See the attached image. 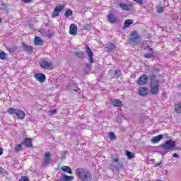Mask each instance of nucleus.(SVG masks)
Instances as JSON below:
<instances>
[{"label": "nucleus", "mask_w": 181, "mask_h": 181, "mask_svg": "<svg viewBox=\"0 0 181 181\" xmlns=\"http://www.w3.org/2000/svg\"><path fill=\"white\" fill-rule=\"evenodd\" d=\"M148 78L150 81V90L145 86H142L139 88L138 94L141 97L148 95L149 93L151 95H156L159 93V87H160V86L159 85L158 76L155 74H151L148 76Z\"/></svg>", "instance_id": "obj_1"}, {"label": "nucleus", "mask_w": 181, "mask_h": 181, "mask_svg": "<svg viewBox=\"0 0 181 181\" xmlns=\"http://www.w3.org/2000/svg\"><path fill=\"white\" fill-rule=\"evenodd\" d=\"M86 66H89V64H86Z\"/></svg>", "instance_id": "obj_48"}, {"label": "nucleus", "mask_w": 181, "mask_h": 181, "mask_svg": "<svg viewBox=\"0 0 181 181\" xmlns=\"http://www.w3.org/2000/svg\"><path fill=\"white\" fill-rule=\"evenodd\" d=\"M126 155L128 159H132L135 156L131 151H126Z\"/></svg>", "instance_id": "obj_31"}, {"label": "nucleus", "mask_w": 181, "mask_h": 181, "mask_svg": "<svg viewBox=\"0 0 181 181\" xmlns=\"http://www.w3.org/2000/svg\"><path fill=\"white\" fill-rule=\"evenodd\" d=\"M138 86H146L148 84V76L146 74L141 75L136 81Z\"/></svg>", "instance_id": "obj_10"}, {"label": "nucleus", "mask_w": 181, "mask_h": 181, "mask_svg": "<svg viewBox=\"0 0 181 181\" xmlns=\"http://www.w3.org/2000/svg\"><path fill=\"white\" fill-rule=\"evenodd\" d=\"M112 161L113 163H118L119 162V158H112Z\"/></svg>", "instance_id": "obj_35"}, {"label": "nucleus", "mask_w": 181, "mask_h": 181, "mask_svg": "<svg viewBox=\"0 0 181 181\" xmlns=\"http://www.w3.org/2000/svg\"><path fill=\"white\" fill-rule=\"evenodd\" d=\"M86 49V53L88 54V57H89V62L90 64H93L94 63V54H93V51L91 50V48L87 45H85Z\"/></svg>", "instance_id": "obj_9"}, {"label": "nucleus", "mask_w": 181, "mask_h": 181, "mask_svg": "<svg viewBox=\"0 0 181 181\" xmlns=\"http://www.w3.org/2000/svg\"><path fill=\"white\" fill-rule=\"evenodd\" d=\"M173 156V158H179V155H177V153H174Z\"/></svg>", "instance_id": "obj_42"}, {"label": "nucleus", "mask_w": 181, "mask_h": 181, "mask_svg": "<svg viewBox=\"0 0 181 181\" xmlns=\"http://www.w3.org/2000/svg\"><path fill=\"white\" fill-rule=\"evenodd\" d=\"M8 114H10V115H13L15 114L18 118V119H25V117H26V113L21 109H15L13 107H10L7 110Z\"/></svg>", "instance_id": "obj_3"}, {"label": "nucleus", "mask_w": 181, "mask_h": 181, "mask_svg": "<svg viewBox=\"0 0 181 181\" xmlns=\"http://www.w3.org/2000/svg\"><path fill=\"white\" fill-rule=\"evenodd\" d=\"M4 170H5L4 168H0V173H4Z\"/></svg>", "instance_id": "obj_43"}, {"label": "nucleus", "mask_w": 181, "mask_h": 181, "mask_svg": "<svg viewBox=\"0 0 181 181\" xmlns=\"http://www.w3.org/2000/svg\"><path fill=\"white\" fill-rule=\"evenodd\" d=\"M109 136H110V139H117V137L115 136V134H114V132H110Z\"/></svg>", "instance_id": "obj_34"}, {"label": "nucleus", "mask_w": 181, "mask_h": 181, "mask_svg": "<svg viewBox=\"0 0 181 181\" xmlns=\"http://www.w3.org/2000/svg\"><path fill=\"white\" fill-rule=\"evenodd\" d=\"M76 175L78 179L81 181H91L93 177L91 176V172L86 168H77L76 170Z\"/></svg>", "instance_id": "obj_2"}, {"label": "nucleus", "mask_w": 181, "mask_h": 181, "mask_svg": "<svg viewBox=\"0 0 181 181\" xmlns=\"http://www.w3.org/2000/svg\"><path fill=\"white\" fill-rule=\"evenodd\" d=\"M64 8H66V4L57 5L52 13V18H57Z\"/></svg>", "instance_id": "obj_6"}, {"label": "nucleus", "mask_w": 181, "mask_h": 181, "mask_svg": "<svg viewBox=\"0 0 181 181\" xmlns=\"http://www.w3.org/2000/svg\"><path fill=\"white\" fill-rule=\"evenodd\" d=\"M74 180V177L69 176L67 175H62V181H72Z\"/></svg>", "instance_id": "obj_24"}, {"label": "nucleus", "mask_w": 181, "mask_h": 181, "mask_svg": "<svg viewBox=\"0 0 181 181\" xmlns=\"http://www.w3.org/2000/svg\"><path fill=\"white\" fill-rule=\"evenodd\" d=\"M175 146L176 142L173 140H168L163 145V148L165 151H172Z\"/></svg>", "instance_id": "obj_8"}, {"label": "nucleus", "mask_w": 181, "mask_h": 181, "mask_svg": "<svg viewBox=\"0 0 181 181\" xmlns=\"http://www.w3.org/2000/svg\"><path fill=\"white\" fill-rule=\"evenodd\" d=\"M78 90H80V88H76L75 89H74V91H78Z\"/></svg>", "instance_id": "obj_44"}, {"label": "nucleus", "mask_w": 181, "mask_h": 181, "mask_svg": "<svg viewBox=\"0 0 181 181\" xmlns=\"http://www.w3.org/2000/svg\"><path fill=\"white\" fill-rule=\"evenodd\" d=\"M107 52H114L115 50V45L112 43L107 44L106 46Z\"/></svg>", "instance_id": "obj_22"}, {"label": "nucleus", "mask_w": 181, "mask_h": 181, "mask_svg": "<svg viewBox=\"0 0 181 181\" xmlns=\"http://www.w3.org/2000/svg\"><path fill=\"white\" fill-rule=\"evenodd\" d=\"M119 8L122 9V11H131L132 9V4H127L125 3H120L119 4Z\"/></svg>", "instance_id": "obj_17"}, {"label": "nucleus", "mask_w": 181, "mask_h": 181, "mask_svg": "<svg viewBox=\"0 0 181 181\" xmlns=\"http://www.w3.org/2000/svg\"><path fill=\"white\" fill-rule=\"evenodd\" d=\"M49 112V115H50V117L54 115V114H57V110H56L55 109L51 110L48 111Z\"/></svg>", "instance_id": "obj_33"}, {"label": "nucleus", "mask_w": 181, "mask_h": 181, "mask_svg": "<svg viewBox=\"0 0 181 181\" xmlns=\"http://www.w3.org/2000/svg\"><path fill=\"white\" fill-rule=\"evenodd\" d=\"M22 46H23V50L25 52H26V53H28V54H30L33 52V47H32L30 45H28L25 42H22Z\"/></svg>", "instance_id": "obj_14"}, {"label": "nucleus", "mask_w": 181, "mask_h": 181, "mask_svg": "<svg viewBox=\"0 0 181 181\" xmlns=\"http://www.w3.org/2000/svg\"><path fill=\"white\" fill-rule=\"evenodd\" d=\"M115 74H117V78L121 77V71L120 70H116Z\"/></svg>", "instance_id": "obj_37"}, {"label": "nucleus", "mask_w": 181, "mask_h": 181, "mask_svg": "<svg viewBox=\"0 0 181 181\" xmlns=\"http://www.w3.org/2000/svg\"><path fill=\"white\" fill-rule=\"evenodd\" d=\"M107 18V21H108V22H110V23H112V24L119 23V18L118 17V16H117L114 13H109Z\"/></svg>", "instance_id": "obj_7"}, {"label": "nucleus", "mask_w": 181, "mask_h": 181, "mask_svg": "<svg viewBox=\"0 0 181 181\" xmlns=\"http://www.w3.org/2000/svg\"><path fill=\"white\" fill-rule=\"evenodd\" d=\"M162 138H163V135H162V134L153 136L151 139V142L153 144H158V142H159L160 141V139H162Z\"/></svg>", "instance_id": "obj_20"}, {"label": "nucleus", "mask_w": 181, "mask_h": 181, "mask_svg": "<svg viewBox=\"0 0 181 181\" xmlns=\"http://www.w3.org/2000/svg\"><path fill=\"white\" fill-rule=\"evenodd\" d=\"M14 151H16V152H21V151H22V144H16Z\"/></svg>", "instance_id": "obj_30"}, {"label": "nucleus", "mask_w": 181, "mask_h": 181, "mask_svg": "<svg viewBox=\"0 0 181 181\" xmlns=\"http://www.w3.org/2000/svg\"><path fill=\"white\" fill-rule=\"evenodd\" d=\"M134 2H136V4H139V5H144V0H133Z\"/></svg>", "instance_id": "obj_36"}, {"label": "nucleus", "mask_w": 181, "mask_h": 181, "mask_svg": "<svg viewBox=\"0 0 181 181\" xmlns=\"http://www.w3.org/2000/svg\"><path fill=\"white\" fill-rule=\"evenodd\" d=\"M56 181H63V178H61L59 180H57Z\"/></svg>", "instance_id": "obj_45"}, {"label": "nucleus", "mask_w": 181, "mask_h": 181, "mask_svg": "<svg viewBox=\"0 0 181 181\" xmlns=\"http://www.w3.org/2000/svg\"><path fill=\"white\" fill-rule=\"evenodd\" d=\"M159 165H160V163L158 164V166H159Z\"/></svg>", "instance_id": "obj_49"}, {"label": "nucleus", "mask_w": 181, "mask_h": 181, "mask_svg": "<svg viewBox=\"0 0 181 181\" xmlns=\"http://www.w3.org/2000/svg\"><path fill=\"white\" fill-rule=\"evenodd\" d=\"M71 15H73V11H71V9H68L64 13V16H66V18H69V16H71Z\"/></svg>", "instance_id": "obj_29"}, {"label": "nucleus", "mask_w": 181, "mask_h": 181, "mask_svg": "<svg viewBox=\"0 0 181 181\" xmlns=\"http://www.w3.org/2000/svg\"><path fill=\"white\" fill-rule=\"evenodd\" d=\"M61 170L62 172H65V173H69V175H71L73 173V171L71 170V168L69 166L67 165H63L61 167Z\"/></svg>", "instance_id": "obj_19"}, {"label": "nucleus", "mask_w": 181, "mask_h": 181, "mask_svg": "<svg viewBox=\"0 0 181 181\" xmlns=\"http://www.w3.org/2000/svg\"><path fill=\"white\" fill-rule=\"evenodd\" d=\"M177 19H179V16H177V14H174L172 17V20L173 21H177Z\"/></svg>", "instance_id": "obj_39"}, {"label": "nucleus", "mask_w": 181, "mask_h": 181, "mask_svg": "<svg viewBox=\"0 0 181 181\" xmlns=\"http://www.w3.org/2000/svg\"><path fill=\"white\" fill-rule=\"evenodd\" d=\"M119 165H120V166H122V167L123 166L122 164H119Z\"/></svg>", "instance_id": "obj_47"}, {"label": "nucleus", "mask_w": 181, "mask_h": 181, "mask_svg": "<svg viewBox=\"0 0 181 181\" xmlns=\"http://www.w3.org/2000/svg\"><path fill=\"white\" fill-rule=\"evenodd\" d=\"M22 2H24V4H30V2H32V0H21Z\"/></svg>", "instance_id": "obj_41"}, {"label": "nucleus", "mask_w": 181, "mask_h": 181, "mask_svg": "<svg viewBox=\"0 0 181 181\" xmlns=\"http://www.w3.org/2000/svg\"><path fill=\"white\" fill-rule=\"evenodd\" d=\"M6 53L1 49H0V60H6Z\"/></svg>", "instance_id": "obj_26"}, {"label": "nucleus", "mask_w": 181, "mask_h": 181, "mask_svg": "<svg viewBox=\"0 0 181 181\" xmlns=\"http://www.w3.org/2000/svg\"><path fill=\"white\" fill-rule=\"evenodd\" d=\"M19 181H29V178H28L26 176H23Z\"/></svg>", "instance_id": "obj_38"}, {"label": "nucleus", "mask_w": 181, "mask_h": 181, "mask_svg": "<svg viewBox=\"0 0 181 181\" xmlns=\"http://www.w3.org/2000/svg\"><path fill=\"white\" fill-rule=\"evenodd\" d=\"M148 52H149V54H145L144 57L146 59H155L156 57V54L155 53V51L151 47L147 46Z\"/></svg>", "instance_id": "obj_12"}, {"label": "nucleus", "mask_w": 181, "mask_h": 181, "mask_svg": "<svg viewBox=\"0 0 181 181\" xmlns=\"http://www.w3.org/2000/svg\"><path fill=\"white\" fill-rule=\"evenodd\" d=\"M77 25L74 23L71 24V25L69 26V33L72 36H76V35H77Z\"/></svg>", "instance_id": "obj_16"}, {"label": "nucleus", "mask_w": 181, "mask_h": 181, "mask_svg": "<svg viewBox=\"0 0 181 181\" xmlns=\"http://www.w3.org/2000/svg\"><path fill=\"white\" fill-rule=\"evenodd\" d=\"M34 77L39 83H45L46 81V75L44 74H35Z\"/></svg>", "instance_id": "obj_13"}, {"label": "nucleus", "mask_w": 181, "mask_h": 181, "mask_svg": "<svg viewBox=\"0 0 181 181\" xmlns=\"http://www.w3.org/2000/svg\"><path fill=\"white\" fill-rule=\"evenodd\" d=\"M7 50L8 52H9V53H15V52L18 50V47H13L8 48Z\"/></svg>", "instance_id": "obj_32"}, {"label": "nucleus", "mask_w": 181, "mask_h": 181, "mask_svg": "<svg viewBox=\"0 0 181 181\" xmlns=\"http://www.w3.org/2000/svg\"><path fill=\"white\" fill-rule=\"evenodd\" d=\"M2 22V18H0V23Z\"/></svg>", "instance_id": "obj_46"}, {"label": "nucleus", "mask_w": 181, "mask_h": 181, "mask_svg": "<svg viewBox=\"0 0 181 181\" xmlns=\"http://www.w3.org/2000/svg\"><path fill=\"white\" fill-rule=\"evenodd\" d=\"M75 56L78 57L79 59H84V52L81 51H78L75 52Z\"/></svg>", "instance_id": "obj_27"}, {"label": "nucleus", "mask_w": 181, "mask_h": 181, "mask_svg": "<svg viewBox=\"0 0 181 181\" xmlns=\"http://www.w3.org/2000/svg\"><path fill=\"white\" fill-rule=\"evenodd\" d=\"M175 111L177 114H181V103L175 105Z\"/></svg>", "instance_id": "obj_25"}, {"label": "nucleus", "mask_w": 181, "mask_h": 181, "mask_svg": "<svg viewBox=\"0 0 181 181\" xmlns=\"http://www.w3.org/2000/svg\"><path fill=\"white\" fill-rule=\"evenodd\" d=\"M134 23V20L132 19H127L124 21L123 29H127V28H129L130 25H132Z\"/></svg>", "instance_id": "obj_21"}, {"label": "nucleus", "mask_w": 181, "mask_h": 181, "mask_svg": "<svg viewBox=\"0 0 181 181\" xmlns=\"http://www.w3.org/2000/svg\"><path fill=\"white\" fill-rule=\"evenodd\" d=\"M34 45L35 46H43V40L37 36H35L34 38Z\"/></svg>", "instance_id": "obj_18"}, {"label": "nucleus", "mask_w": 181, "mask_h": 181, "mask_svg": "<svg viewBox=\"0 0 181 181\" xmlns=\"http://www.w3.org/2000/svg\"><path fill=\"white\" fill-rule=\"evenodd\" d=\"M114 107H121L122 105V102L119 99H115L112 102Z\"/></svg>", "instance_id": "obj_23"}, {"label": "nucleus", "mask_w": 181, "mask_h": 181, "mask_svg": "<svg viewBox=\"0 0 181 181\" xmlns=\"http://www.w3.org/2000/svg\"><path fill=\"white\" fill-rule=\"evenodd\" d=\"M141 42V35L138 34L137 31H132L130 33V37L129 39V45L135 46Z\"/></svg>", "instance_id": "obj_4"}, {"label": "nucleus", "mask_w": 181, "mask_h": 181, "mask_svg": "<svg viewBox=\"0 0 181 181\" xmlns=\"http://www.w3.org/2000/svg\"><path fill=\"white\" fill-rule=\"evenodd\" d=\"M52 162V154L50 152H47L45 153V157L42 160V164L44 166H46V165L50 164Z\"/></svg>", "instance_id": "obj_11"}, {"label": "nucleus", "mask_w": 181, "mask_h": 181, "mask_svg": "<svg viewBox=\"0 0 181 181\" xmlns=\"http://www.w3.org/2000/svg\"><path fill=\"white\" fill-rule=\"evenodd\" d=\"M40 67L44 70H52L53 69V63L42 59L40 62Z\"/></svg>", "instance_id": "obj_5"}, {"label": "nucleus", "mask_w": 181, "mask_h": 181, "mask_svg": "<svg viewBox=\"0 0 181 181\" xmlns=\"http://www.w3.org/2000/svg\"><path fill=\"white\" fill-rule=\"evenodd\" d=\"M156 9H157L158 13H162V12H163V11H165V7L160 6V4L156 7Z\"/></svg>", "instance_id": "obj_28"}, {"label": "nucleus", "mask_w": 181, "mask_h": 181, "mask_svg": "<svg viewBox=\"0 0 181 181\" xmlns=\"http://www.w3.org/2000/svg\"><path fill=\"white\" fill-rule=\"evenodd\" d=\"M130 77H131V78L135 79V78H136V74L135 73H132V74H131Z\"/></svg>", "instance_id": "obj_40"}, {"label": "nucleus", "mask_w": 181, "mask_h": 181, "mask_svg": "<svg viewBox=\"0 0 181 181\" xmlns=\"http://www.w3.org/2000/svg\"><path fill=\"white\" fill-rule=\"evenodd\" d=\"M21 145H24L27 148H32L33 146V144H32V139L30 138H25L21 142Z\"/></svg>", "instance_id": "obj_15"}]
</instances>
